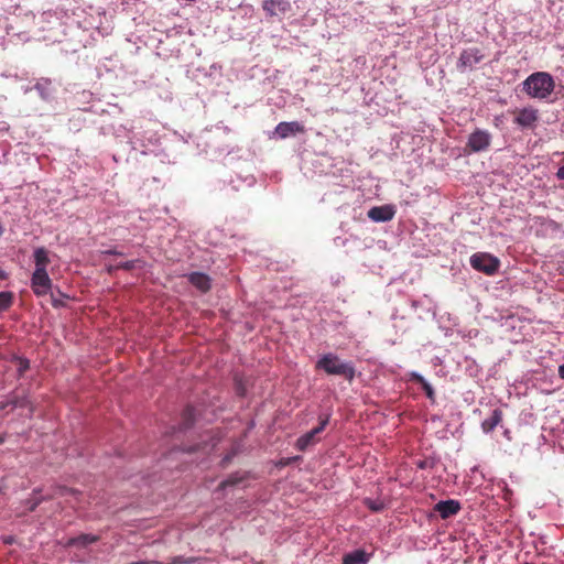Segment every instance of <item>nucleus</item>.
Segmentation results:
<instances>
[{
	"label": "nucleus",
	"instance_id": "f257e3e1",
	"mask_svg": "<svg viewBox=\"0 0 564 564\" xmlns=\"http://www.w3.org/2000/svg\"><path fill=\"white\" fill-rule=\"evenodd\" d=\"M554 88L555 82L553 77L545 72L533 73L523 82V90L531 98L546 99L551 96Z\"/></svg>",
	"mask_w": 564,
	"mask_h": 564
},
{
	"label": "nucleus",
	"instance_id": "f03ea898",
	"mask_svg": "<svg viewBox=\"0 0 564 564\" xmlns=\"http://www.w3.org/2000/svg\"><path fill=\"white\" fill-rule=\"evenodd\" d=\"M317 370H324L327 375L340 376L348 382L355 378V367L351 361H341L340 358L332 352L323 355L316 362Z\"/></svg>",
	"mask_w": 564,
	"mask_h": 564
},
{
	"label": "nucleus",
	"instance_id": "7ed1b4c3",
	"mask_svg": "<svg viewBox=\"0 0 564 564\" xmlns=\"http://www.w3.org/2000/svg\"><path fill=\"white\" fill-rule=\"evenodd\" d=\"M41 489H34L32 492V498L25 501L26 508L30 512H33L43 501L52 500L59 497H72L73 500H68V502L73 507H82V492L74 488H68L66 486H54L52 487V491L46 496L36 497L35 495L40 494Z\"/></svg>",
	"mask_w": 564,
	"mask_h": 564
},
{
	"label": "nucleus",
	"instance_id": "20e7f679",
	"mask_svg": "<svg viewBox=\"0 0 564 564\" xmlns=\"http://www.w3.org/2000/svg\"><path fill=\"white\" fill-rule=\"evenodd\" d=\"M470 265L474 270L494 275L500 267V261L497 257L487 252H476L469 259Z\"/></svg>",
	"mask_w": 564,
	"mask_h": 564
},
{
	"label": "nucleus",
	"instance_id": "39448f33",
	"mask_svg": "<svg viewBox=\"0 0 564 564\" xmlns=\"http://www.w3.org/2000/svg\"><path fill=\"white\" fill-rule=\"evenodd\" d=\"M53 286L47 270H34L31 276V289L36 296L46 295Z\"/></svg>",
	"mask_w": 564,
	"mask_h": 564
},
{
	"label": "nucleus",
	"instance_id": "423d86ee",
	"mask_svg": "<svg viewBox=\"0 0 564 564\" xmlns=\"http://www.w3.org/2000/svg\"><path fill=\"white\" fill-rule=\"evenodd\" d=\"M484 59V54L478 47H469L462 51L457 61V69L465 72L466 69H473L475 65Z\"/></svg>",
	"mask_w": 564,
	"mask_h": 564
},
{
	"label": "nucleus",
	"instance_id": "0eeeda50",
	"mask_svg": "<svg viewBox=\"0 0 564 564\" xmlns=\"http://www.w3.org/2000/svg\"><path fill=\"white\" fill-rule=\"evenodd\" d=\"M328 422L329 415L319 416L318 426L299 437L295 444L296 448L301 452H304L307 449V447L315 444L318 441L316 435L325 430Z\"/></svg>",
	"mask_w": 564,
	"mask_h": 564
},
{
	"label": "nucleus",
	"instance_id": "6e6552de",
	"mask_svg": "<svg viewBox=\"0 0 564 564\" xmlns=\"http://www.w3.org/2000/svg\"><path fill=\"white\" fill-rule=\"evenodd\" d=\"M490 144L491 134L486 130L476 129L470 133L466 147L470 150V152H481L486 151Z\"/></svg>",
	"mask_w": 564,
	"mask_h": 564
},
{
	"label": "nucleus",
	"instance_id": "1a4fd4ad",
	"mask_svg": "<svg viewBox=\"0 0 564 564\" xmlns=\"http://www.w3.org/2000/svg\"><path fill=\"white\" fill-rule=\"evenodd\" d=\"M538 110L533 108H522L516 112L514 123L521 128H532L538 121Z\"/></svg>",
	"mask_w": 564,
	"mask_h": 564
},
{
	"label": "nucleus",
	"instance_id": "9d476101",
	"mask_svg": "<svg viewBox=\"0 0 564 564\" xmlns=\"http://www.w3.org/2000/svg\"><path fill=\"white\" fill-rule=\"evenodd\" d=\"M187 281L199 292L207 293L212 289V279L203 272H191L185 275Z\"/></svg>",
	"mask_w": 564,
	"mask_h": 564
},
{
	"label": "nucleus",
	"instance_id": "9b49d317",
	"mask_svg": "<svg viewBox=\"0 0 564 564\" xmlns=\"http://www.w3.org/2000/svg\"><path fill=\"white\" fill-rule=\"evenodd\" d=\"M460 510V503L457 500H444L438 501L434 506V511H436L442 519H448L455 514H457Z\"/></svg>",
	"mask_w": 564,
	"mask_h": 564
},
{
	"label": "nucleus",
	"instance_id": "f8f14e48",
	"mask_svg": "<svg viewBox=\"0 0 564 564\" xmlns=\"http://www.w3.org/2000/svg\"><path fill=\"white\" fill-rule=\"evenodd\" d=\"M305 128L302 123L297 121H291V122H280L275 127L274 133H276L281 139H286L290 135H294L296 133H304Z\"/></svg>",
	"mask_w": 564,
	"mask_h": 564
},
{
	"label": "nucleus",
	"instance_id": "ddd939ff",
	"mask_svg": "<svg viewBox=\"0 0 564 564\" xmlns=\"http://www.w3.org/2000/svg\"><path fill=\"white\" fill-rule=\"evenodd\" d=\"M395 210L392 206H376L369 209L368 217L377 223L389 221L394 217Z\"/></svg>",
	"mask_w": 564,
	"mask_h": 564
},
{
	"label": "nucleus",
	"instance_id": "4468645a",
	"mask_svg": "<svg viewBox=\"0 0 564 564\" xmlns=\"http://www.w3.org/2000/svg\"><path fill=\"white\" fill-rule=\"evenodd\" d=\"M262 8L267 14L273 17L278 13H284L289 9V2L285 0H264Z\"/></svg>",
	"mask_w": 564,
	"mask_h": 564
},
{
	"label": "nucleus",
	"instance_id": "2eb2a0df",
	"mask_svg": "<svg viewBox=\"0 0 564 564\" xmlns=\"http://www.w3.org/2000/svg\"><path fill=\"white\" fill-rule=\"evenodd\" d=\"M370 556L371 555L366 551L358 549L345 554L343 557V564H367Z\"/></svg>",
	"mask_w": 564,
	"mask_h": 564
},
{
	"label": "nucleus",
	"instance_id": "dca6fc26",
	"mask_svg": "<svg viewBox=\"0 0 564 564\" xmlns=\"http://www.w3.org/2000/svg\"><path fill=\"white\" fill-rule=\"evenodd\" d=\"M503 414L500 409H495L490 415V417L486 419L481 423V429L485 433H490L498 426L502 421Z\"/></svg>",
	"mask_w": 564,
	"mask_h": 564
},
{
	"label": "nucleus",
	"instance_id": "f3484780",
	"mask_svg": "<svg viewBox=\"0 0 564 564\" xmlns=\"http://www.w3.org/2000/svg\"><path fill=\"white\" fill-rule=\"evenodd\" d=\"M33 259L35 265L34 270H46L47 265L51 262L48 258V251L44 247H39L34 250Z\"/></svg>",
	"mask_w": 564,
	"mask_h": 564
},
{
	"label": "nucleus",
	"instance_id": "a211bd4d",
	"mask_svg": "<svg viewBox=\"0 0 564 564\" xmlns=\"http://www.w3.org/2000/svg\"><path fill=\"white\" fill-rule=\"evenodd\" d=\"M410 379L412 381H415L421 384L423 391L425 392L426 397L434 402L435 401V392L432 386L417 372H411Z\"/></svg>",
	"mask_w": 564,
	"mask_h": 564
},
{
	"label": "nucleus",
	"instance_id": "6ab92c4d",
	"mask_svg": "<svg viewBox=\"0 0 564 564\" xmlns=\"http://www.w3.org/2000/svg\"><path fill=\"white\" fill-rule=\"evenodd\" d=\"M246 477H247L246 474H240V473L231 474L227 479L223 480L219 484L218 489L223 490L227 487L236 486V485L240 484L241 481H243L246 479Z\"/></svg>",
	"mask_w": 564,
	"mask_h": 564
},
{
	"label": "nucleus",
	"instance_id": "aec40b11",
	"mask_svg": "<svg viewBox=\"0 0 564 564\" xmlns=\"http://www.w3.org/2000/svg\"><path fill=\"white\" fill-rule=\"evenodd\" d=\"M98 541L97 535L93 534H80L76 538H73L69 540L70 545H79V546H87L88 544L95 543Z\"/></svg>",
	"mask_w": 564,
	"mask_h": 564
},
{
	"label": "nucleus",
	"instance_id": "412c9836",
	"mask_svg": "<svg viewBox=\"0 0 564 564\" xmlns=\"http://www.w3.org/2000/svg\"><path fill=\"white\" fill-rule=\"evenodd\" d=\"M195 420V410L193 406H186L182 413V429L191 427Z\"/></svg>",
	"mask_w": 564,
	"mask_h": 564
},
{
	"label": "nucleus",
	"instance_id": "4be33fe9",
	"mask_svg": "<svg viewBox=\"0 0 564 564\" xmlns=\"http://www.w3.org/2000/svg\"><path fill=\"white\" fill-rule=\"evenodd\" d=\"M13 301V295L11 292H0V312L7 311Z\"/></svg>",
	"mask_w": 564,
	"mask_h": 564
},
{
	"label": "nucleus",
	"instance_id": "5701e85b",
	"mask_svg": "<svg viewBox=\"0 0 564 564\" xmlns=\"http://www.w3.org/2000/svg\"><path fill=\"white\" fill-rule=\"evenodd\" d=\"M138 262H139V260H130V261L121 262L116 267H110L109 272H111L113 269H122L126 271H130L137 267Z\"/></svg>",
	"mask_w": 564,
	"mask_h": 564
},
{
	"label": "nucleus",
	"instance_id": "b1692460",
	"mask_svg": "<svg viewBox=\"0 0 564 564\" xmlns=\"http://www.w3.org/2000/svg\"><path fill=\"white\" fill-rule=\"evenodd\" d=\"M9 403L13 406V408H23L25 405H28L30 402L26 398H18V397H14L12 398Z\"/></svg>",
	"mask_w": 564,
	"mask_h": 564
},
{
	"label": "nucleus",
	"instance_id": "393cba45",
	"mask_svg": "<svg viewBox=\"0 0 564 564\" xmlns=\"http://www.w3.org/2000/svg\"><path fill=\"white\" fill-rule=\"evenodd\" d=\"M237 455V451L232 449L228 454L224 456L221 459V467H227V465L231 462V459Z\"/></svg>",
	"mask_w": 564,
	"mask_h": 564
},
{
	"label": "nucleus",
	"instance_id": "a878e982",
	"mask_svg": "<svg viewBox=\"0 0 564 564\" xmlns=\"http://www.w3.org/2000/svg\"><path fill=\"white\" fill-rule=\"evenodd\" d=\"M30 368V362L28 359H20L19 361V368H18V371L20 375H22L23 372H25L28 369Z\"/></svg>",
	"mask_w": 564,
	"mask_h": 564
},
{
	"label": "nucleus",
	"instance_id": "bb28decb",
	"mask_svg": "<svg viewBox=\"0 0 564 564\" xmlns=\"http://www.w3.org/2000/svg\"><path fill=\"white\" fill-rule=\"evenodd\" d=\"M51 299H52V305L55 308H58V307H62L65 305L64 302L59 299H56L53 293L51 294Z\"/></svg>",
	"mask_w": 564,
	"mask_h": 564
},
{
	"label": "nucleus",
	"instance_id": "cd10ccee",
	"mask_svg": "<svg viewBox=\"0 0 564 564\" xmlns=\"http://www.w3.org/2000/svg\"><path fill=\"white\" fill-rule=\"evenodd\" d=\"M556 177H557L558 180H564V165H563V166H561V167L557 170V172H556Z\"/></svg>",
	"mask_w": 564,
	"mask_h": 564
},
{
	"label": "nucleus",
	"instance_id": "c85d7f7f",
	"mask_svg": "<svg viewBox=\"0 0 564 564\" xmlns=\"http://www.w3.org/2000/svg\"><path fill=\"white\" fill-rule=\"evenodd\" d=\"M558 376L561 379H564V364L558 367Z\"/></svg>",
	"mask_w": 564,
	"mask_h": 564
},
{
	"label": "nucleus",
	"instance_id": "c756f323",
	"mask_svg": "<svg viewBox=\"0 0 564 564\" xmlns=\"http://www.w3.org/2000/svg\"><path fill=\"white\" fill-rule=\"evenodd\" d=\"M105 253H106V254H116V256L121 254L120 252H118V251H117V250H115V249L106 250V251H105Z\"/></svg>",
	"mask_w": 564,
	"mask_h": 564
},
{
	"label": "nucleus",
	"instance_id": "7c9ffc66",
	"mask_svg": "<svg viewBox=\"0 0 564 564\" xmlns=\"http://www.w3.org/2000/svg\"><path fill=\"white\" fill-rule=\"evenodd\" d=\"M291 460H292L291 458L282 459V460L279 463V465H280V466H286V465H289V464H290V462H291Z\"/></svg>",
	"mask_w": 564,
	"mask_h": 564
},
{
	"label": "nucleus",
	"instance_id": "2f4dec72",
	"mask_svg": "<svg viewBox=\"0 0 564 564\" xmlns=\"http://www.w3.org/2000/svg\"><path fill=\"white\" fill-rule=\"evenodd\" d=\"M7 278V274L3 270L0 269V280H3Z\"/></svg>",
	"mask_w": 564,
	"mask_h": 564
},
{
	"label": "nucleus",
	"instance_id": "473e14b6",
	"mask_svg": "<svg viewBox=\"0 0 564 564\" xmlns=\"http://www.w3.org/2000/svg\"><path fill=\"white\" fill-rule=\"evenodd\" d=\"M10 403L7 402V403H0V410H3L7 408V405H9Z\"/></svg>",
	"mask_w": 564,
	"mask_h": 564
},
{
	"label": "nucleus",
	"instance_id": "72a5a7b5",
	"mask_svg": "<svg viewBox=\"0 0 564 564\" xmlns=\"http://www.w3.org/2000/svg\"><path fill=\"white\" fill-rule=\"evenodd\" d=\"M369 507H370L372 510H375V511H378V510H379V508L377 507V505H370Z\"/></svg>",
	"mask_w": 564,
	"mask_h": 564
},
{
	"label": "nucleus",
	"instance_id": "f704fd0d",
	"mask_svg": "<svg viewBox=\"0 0 564 564\" xmlns=\"http://www.w3.org/2000/svg\"><path fill=\"white\" fill-rule=\"evenodd\" d=\"M4 441H6V436H4V435H0V445H1L2 443H4Z\"/></svg>",
	"mask_w": 564,
	"mask_h": 564
},
{
	"label": "nucleus",
	"instance_id": "c9c22d12",
	"mask_svg": "<svg viewBox=\"0 0 564 564\" xmlns=\"http://www.w3.org/2000/svg\"><path fill=\"white\" fill-rule=\"evenodd\" d=\"M3 234V228L2 226L0 225V236Z\"/></svg>",
	"mask_w": 564,
	"mask_h": 564
},
{
	"label": "nucleus",
	"instance_id": "e433bc0d",
	"mask_svg": "<svg viewBox=\"0 0 564 564\" xmlns=\"http://www.w3.org/2000/svg\"><path fill=\"white\" fill-rule=\"evenodd\" d=\"M176 563H177V561H176V560H174L171 564H176Z\"/></svg>",
	"mask_w": 564,
	"mask_h": 564
}]
</instances>
